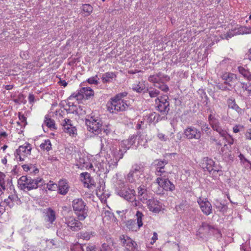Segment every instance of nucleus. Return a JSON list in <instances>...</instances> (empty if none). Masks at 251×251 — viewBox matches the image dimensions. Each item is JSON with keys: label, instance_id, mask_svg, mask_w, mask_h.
I'll return each instance as SVG.
<instances>
[{"label": "nucleus", "instance_id": "f257e3e1", "mask_svg": "<svg viewBox=\"0 0 251 251\" xmlns=\"http://www.w3.org/2000/svg\"><path fill=\"white\" fill-rule=\"evenodd\" d=\"M72 207L79 220H84L88 216V207L81 198H76L72 201Z\"/></svg>", "mask_w": 251, "mask_h": 251}, {"label": "nucleus", "instance_id": "f03ea898", "mask_svg": "<svg viewBox=\"0 0 251 251\" xmlns=\"http://www.w3.org/2000/svg\"><path fill=\"white\" fill-rule=\"evenodd\" d=\"M143 177H144L143 165L141 164H135L132 166L131 170L125 178L126 182L133 183Z\"/></svg>", "mask_w": 251, "mask_h": 251}, {"label": "nucleus", "instance_id": "7ed1b4c3", "mask_svg": "<svg viewBox=\"0 0 251 251\" xmlns=\"http://www.w3.org/2000/svg\"><path fill=\"white\" fill-rule=\"evenodd\" d=\"M116 193L127 201L134 202L135 200V191L122 182L116 188Z\"/></svg>", "mask_w": 251, "mask_h": 251}, {"label": "nucleus", "instance_id": "20e7f679", "mask_svg": "<svg viewBox=\"0 0 251 251\" xmlns=\"http://www.w3.org/2000/svg\"><path fill=\"white\" fill-rule=\"evenodd\" d=\"M110 103H108V110L111 113H114V111L116 112L123 111L126 110L128 107V104L127 101H124L123 100H115L112 98Z\"/></svg>", "mask_w": 251, "mask_h": 251}, {"label": "nucleus", "instance_id": "39448f33", "mask_svg": "<svg viewBox=\"0 0 251 251\" xmlns=\"http://www.w3.org/2000/svg\"><path fill=\"white\" fill-rule=\"evenodd\" d=\"M169 99L168 96L163 95L155 100L157 109L161 113L166 115L170 111Z\"/></svg>", "mask_w": 251, "mask_h": 251}, {"label": "nucleus", "instance_id": "423d86ee", "mask_svg": "<svg viewBox=\"0 0 251 251\" xmlns=\"http://www.w3.org/2000/svg\"><path fill=\"white\" fill-rule=\"evenodd\" d=\"M85 124L89 131L93 133L95 132L96 134H98L100 131H101L102 123L98 118L88 116V118H86Z\"/></svg>", "mask_w": 251, "mask_h": 251}, {"label": "nucleus", "instance_id": "0eeeda50", "mask_svg": "<svg viewBox=\"0 0 251 251\" xmlns=\"http://www.w3.org/2000/svg\"><path fill=\"white\" fill-rule=\"evenodd\" d=\"M94 95L93 90L90 87H83L77 92L73 93L69 97V100L73 98L76 99L77 100H81L86 97L87 99H90Z\"/></svg>", "mask_w": 251, "mask_h": 251}, {"label": "nucleus", "instance_id": "6e6552de", "mask_svg": "<svg viewBox=\"0 0 251 251\" xmlns=\"http://www.w3.org/2000/svg\"><path fill=\"white\" fill-rule=\"evenodd\" d=\"M183 134L188 140H200L201 137V131L193 126H188L184 129Z\"/></svg>", "mask_w": 251, "mask_h": 251}, {"label": "nucleus", "instance_id": "1a4fd4ad", "mask_svg": "<svg viewBox=\"0 0 251 251\" xmlns=\"http://www.w3.org/2000/svg\"><path fill=\"white\" fill-rule=\"evenodd\" d=\"M120 240L121 241L123 246L128 251H136L137 244L129 237L125 235H122L120 236Z\"/></svg>", "mask_w": 251, "mask_h": 251}, {"label": "nucleus", "instance_id": "9d476101", "mask_svg": "<svg viewBox=\"0 0 251 251\" xmlns=\"http://www.w3.org/2000/svg\"><path fill=\"white\" fill-rule=\"evenodd\" d=\"M145 203L147 204L150 211L154 213H158L162 209L161 203L155 199L148 200Z\"/></svg>", "mask_w": 251, "mask_h": 251}, {"label": "nucleus", "instance_id": "9b49d317", "mask_svg": "<svg viewBox=\"0 0 251 251\" xmlns=\"http://www.w3.org/2000/svg\"><path fill=\"white\" fill-rule=\"evenodd\" d=\"M78 219L74 217H70L65 223L72 231H77L83 227V224Z\"/></svg>", "mask_w": 251, "mask_h": 251}, {"label": "nucleus", "instance_id": "f8f14e48", "mask_svg": "<svg viewBox=\"0 0 251 251\" xmlns=\"http://www.w3.org/2000/svg\"><path fill=\"white\" fill-rule=\"evenodd\" d=\"M61 124L65 132L69 134L72 136L76 135V128L71 124V121L70 119H65Z\"/></svg>", "mask_w": 251, "mask_h": 251}, {"label": "nucleus", "instance_id": "ddd939ff", "mask_svg": "<svg viewBox=\"0 0 251 251\" xmlns=\"http://www.w3.org/2000/svg\"><path fill=\"white\" fill-rule=\"evenodd\" d=\"M201 166L205 171H207L209 173L212 171H218L215 168L216 167L215 166L214 161L212 159L207 157L203 158L201 163Z\"/></svg>", "mask_w": 251, "mask_h": 251}, {"label": "nucleus", "instance_id": "4468645a", "mask_svg": "<svg viewBox=\"0 0 251 251\" xmlns=\"http://www.w3.org/2000/svg\"><path fill=\"white\" fill-rule=\"evenodd\" d=\"M156 183L166 191H172L175 189V185L168 179H163L158 177L156 179Z\"/></svg>", "mask_w": 251, "mask_h": 251}, {"label": "nucleus", "instance_id": "2eb2a0df", "mask_svg": "<svg viewBox=\"0 0 251 251\" xmlns=\"http://www.w3.org/2000/svg\"><path fill=\"white\" fill-rule=\"evenodd\" d=\"M31 147L30 145L27 143L26 145L20 146L15 152V156L18 159V155H22L23 156H27L31 153Z\"/></svg>", "mask_w": 251, "mask_h": 251}, {"label": "nucleus", "instance_id": "dca6fc26", "mask_svg": "<svg viewBox=\"0 0 251 251\" xmlns=\"http://www.w3.org/2000/svg\"><path fill=\"white\" fill-rule=\"evenodd\" d=\"M198 202L200 206L202 212L206 215H209L212 213L211 204L206 200L205 201L199 199Z\"/></svg>", "mask_w": 251, "mask_h": 251}, {"label": "nucleus", "instance_id": "f3484780", "mask_svg": "<svg viewBox=\"0 0 251 251\" xmlns=\"http://www.w3.org/2000/svg\"><path fill=\"white\" fill-rule=\"evenodd\" d=\"M28 183V190L30 191L33 189H36L43 186L44 184V180L41 177H37L36 178L33 179L29 176Z\"/></svg>", "mask_w": 251, "mask_h": 251}, {"label": "nucleus", "instance_id": "a211bd4d", "mask_svg": "<svg viewBox=\"0 0 251 251\" xmlns=\"http://www.w3.org/2000/svg\"><path fill=\"white\" fill-rule=\"evenodd\" d=\"M28 180L29 176H22L18 180V185L20 189L25 192L28 191Z\"/></svg>", "mask_w": 251, "mask_h": 251}, {"label": "nucleus", "instance_id": "6ab92c4d", "mask_svg": "<svg viewBox=\"0 0 251 251\" xmlns=\"http://www.w3.org/2000/svg\"><path fill=\"white\" fill-rule=\"evenodd\" d=\"M138 194L140 200L143 203H145L148 200V190L145 186L141 185L138 188Z\"/></svg>", "mask_w": 251, "mask_h": 251}, {"label": "nucleus", "instance_id": "aec40b11", "mask_svg": "<svg viewBox=\"0 0 251 251\" xmlns=\"http://www.w3.org/2000/svg\"><path fill=\"white\" fill-rule=\"evenodd\" d=\"M58 193L60 194L65 195L69 191V186L66 180H61L58 182Z\"/></svg>", "mask_w": 251, "mask_h": 251}, {"label": "nucleus", "instance_id": "412c9836", "mask_svg": "<svg viewBox=\"0 0 251 251\" xmlns=\"http://www.w3.org/2000/svg\"><path fill=\"white\" fill-rule=\"evenodd\" d=\"M136 137V135H133L129 137L128 139L124 140L122 142L121 146L125 148V152L135 143Z\"/></svg>", "mask_w": 251, "mask_h": 251}, {"label": "nucleus", "instance_id": "4be33fe9", "mask_svg": "<svg viewBox=\"0 0 251 251\" xmlns=\"http://www.w3.org/2000/svg\"><path fill=\"white\" fill-rule=\"evenodd\" d=\"M80 176L82 178H83L82 180L83 181L84 183L87 184L88 188H91L92 186H94V181L90 174L87 172L82 173L80 174Z\"/></svg>", "mask_w": 251, "mask_h": 251}, {"label": "nucleus", "instance_id": "5701e85b", "mask_svg": "<svg viewBox=\"0 0 251 251\" xmlns=\"http://www.w3.org/2000/svg\"><path fill=\"white\" fill-rule=\"evenodd\" d=\"M101 142V150L102 151H106L108 150H112L113 146H112L111 140L103 138L100 139Z\"/></svg>", "mask_w": 251, "mask_h": 251}, {"label": "nucleus", "instance_id": "b1692460", "mask_svg": "<svg viewBox=\"0 0 251 251\" xmlns=\"http://www.w3.org/2000/svg\"><path fill=\"white\" fill-rule=\"evenodd\" d=\"M132 90L139 93H143L145 94L147 92L148 88L146 87L143 83L139 82L137 84H134L132 86Z\"/></svg>", "mask_w": 251, "mask_h": 251}, {"label": "nucleus", "instance_id": "393cba45", "mask_svg": "<svg viewBox=\"0 0 251 251\" xmlns=\"http://www.w3.org/2000/svg\"><path fill=\"white\" fill-rule=\"evenodd\" d=\"M223 80H225V82L234 83L236 79V75L229 73H226L224 74L222 76Z\"/></svg>", "mask_w": 251, "mask_h": 251}, {"label": "nucleus", "instance_id": "a878e982", "mask_svg": "<svg viewBox=\"0 0 251 251\" xmlns=\"http://www.w3.org/2000/svg\"><path fill=\"white\" fill-rule=\"evenodd\" d=\"M211 126L213 129L218 132L222 137L224 138L226 137L227 132L221 128V127L220 126L219 122H217L216 124L212 123Z\"/></svg>", "mask_w": 251, "mask_h": 251}, {"label": "nucleus", "instance_id": "bb28decb", "mask_svg": "<svg viewBox=\"0 0 251 251\" xmlns=\"http://www.w3.org/2000/svg\"><path fill=\"white\" fill-rule=\"evenodd\" d=\"M46 217L47 218V221L50 224H52L56 219L55 211L51 208H48Z\"/></svg>", "mask_w": 251, "mask_h": 251}, {"label": "nucleus", "instance_id": "cd10ccee", "mask_svg": "<svg viewBox=\"0 0 251 251\" xmlns=\"http://www.w3.org/2000/svg\"><path fill=\"white\" fill-rule=\"evenodd\" d=\"M161 120L160 116L155 112L150 113L148 117V121L149 123H156Z\"/></svg>", "mask_w": 251, "mask_h": 251}, {"label": "nucleus", "instance_id": "c85d7f7f", "mask_svg": "<svg viewBox=\"0 0 251 251\" xmlns=\"http://www.w3.org/2000/svg\"><path fill=\"white\" fill-rule=\"evenodd\" d=\"M116 77V75L114 73L107 72L103 74L101 79L103 83H107L111 81Z\"/></svg>", "mask_w": 251, "mask_h": 251}, {"label": "nucleus", "instance_id": "c756f323", "mask_svg": "<svg viewBox=\"0 0 251 251\" xmlns=\"http://www.w3.org/2000/svg\"><path fill=\"white\" fill-rule=\"evenodd\" d=\"M44 124L48 126V128L50 129H55L56 127L55 126V122L53 120L49 117V116L46 115L45 118Z\"/></svg>", "mask_w": 251, "mask_h": 251}, {"label": "nucleus", "instance_id": "7c9ffc66", "mask_svg": "<svg viewBox=\"0 0 251 251\" xmlns=\"http://www.w3.org/2000/svg\"><path fill=\"white\" fill-rule=\"evenodd\" d=\"M95 232L93 231H82L78 233L80 238L85 240H89L92 236H94Z\"/></svg>", "mask_w": 251, "mask_h": 251}, {"label": "nucleus", "instance_id": "2f4dec72", "mask_svg": "<svg viewBox=\"0 0 251 251\" xmlns=\"http://www.w3.org/2000/svg\"><path fill=\"white\" fill-rule=\"evenodd\" d=\"M112 151L116 160L117 161H119L120 159H122L123 157L124 153H125V149H124V151H122L121 149H119V150H117V149L114 150V148H113Z\"/></svg>", "mask_w": 251, "mask_h": 251}, {"label": "nucleus", "instance_id": "473e14b6", "mask_svg": "<svg viewBox=\"0 0 251 251\" xmlns=\"http://www.w3.org/2000/svg\"><path fill=\"white\" fill-rule=\"evenodd\" d=\"M236 33L239 34L251 33V27L241 26L240 27L238 28L237 31L236 32Z\"/></svg>", "mask_w": 251, "mask_h": 251}, {"label": "nucleus", "instance_id": "72a5a7b5", "mask_svg": "<svg viewBox=\"0 0 251 251\" xmlns=\"http://www.w3.org/2000/svg\"><path fill=\"white\" fill-rule=\"evenodd\" d=\"M238 70L241 74H242L245 77L249 80L251 79V75L248 71L246 70L243 67L240 66L238 67Z\"/></svg>", "mask_w": 251, "mask_h": 251}, {"label": "nucleus", "instance_id": "f704fd0d", "mask_svg": "<svg viewBox=\"0 0 251 251\" xmlns=\"http://www.w3.org/2000/svg\"><path fill=\"white\" fill-rule=\"evenodd\" d=\"M40 147L43 150L49 151L51 149V144L50 140L49 139L45 140L44 142L40 145Z\"/></svg>", "mask_w": 251, "mask_h": 251}, {"label": "nucleus", "instance_id": "c9c22d12", "mask_svg": "<svg viewBox=\"0 0 251 251\" xmlns=\"http://www.w3.org/2000/svg\"><path fill=\"white\" fill-rule=\"evenodd\" d=\"M147 92L149 93L151 98H156L160 94L159 91L154 88H148Z\"/></svg>", "mask_w": 251, "mask_h": 251}, {"label": "nucleus", "instance_id": "e433bc0d", "mask_svg": "<svg viewBox=\"0 0 251 251\" xmlns=\"http://www.w3.org/2000/svg\"><path fill=\"white\" fill-rule=\"evenodd\" d=\"M136 216L137 217L138 226V227L140 228L143 226L142 219L144 217V215L141 212L137 211L136 213Z\"/></svg>", "mask_w": 251, "mask_h": 251}, {"label": "nucleus", "instance_id": "4c0bfd02", "mask_svg": "<svg viewBox=\"0 0 251 251\" xmlns=\"http://www.w3.org/2000/svg\"><path fill=\"white\" fill-rule=\"evenodd\" d=\"M216 208L220 212L225 213L227 211V207L226 205L221 202H217L215 205Z\"/></svg>", "mask_w": 251, "mask_h": 251}, {"label": "nucleus", "instance_id": "58836bf2", "mask_svg": "<svg viewBox=\"0 0 251 251\" xmlns=\"http://www.w3.org/2000/svg\"><path fill=\"white\" fill-rule=\"evenodd\" d=\"M154 163L156 166V168H164L165 166L167 164V161L165 159L163 160H156L154 161Z\"/></svg>", "mask_w": 251, "mask_h": 251}, {"label": "nucleus", "instance_id": "ea45409f", "mask_svg": "<svg viewBox=\"0 0 251 251\" xmlns=\"http://www.w3.org/2000/svg\"><path fill=\"white\" fill-rule=\"evenodd\" d=\"M154 85L162 91L167 92L169 90L168 86L164 83H160L159 82L158 83H157V84H154Z\"/></svg>", "mask_w": 251, "mask_h": 251}, {"label": "nucleus", "instance_id": "a19ab883", "mask_svg": "<svg viewBox=\"0 0 251 251\" xmlns=\"http://www.w3.org/2000/svg\"><path fill=\"white\" fill-rule=\"evenodd\" d=\"M113 218L114 215L112 213L109 211H105L103 217V220L104 221H108Z\"/></svg>", "mask_w": 251, "mask_h": 251}, {"label": "nucleus", "instance_id": "79ce46f5", "mask_svg": "<svg viewBox=\"0 0 251 251\" xmlns=\"http://www.w3.org/2000/svg\"><path fill=\"white\" fill-rule=\"evenodd\" d=\"M82 9L84 12H86L88 15H90L93 11V7L89 4H83Z\"/></svg>", "mask_w": 251, "mask_h": 251}, {"label": "nucleus", "instance_id": "37998d69", "mask_svg": "<svg viewBox=\"0 0 251 251\" xmlns=\"http://www.w3.org/2000/svg\"><path fill=\"white\" fill-rule=\"evenodd\" d=\"M228 107L238 111L240 109L238 105L236 103L234 100H229L228 102Z\"/></svg>", "mask_w": 251, "mask_h": 251}, {"label": "nucleus", "instance_id": "c03bdc74", "mask_svg": "<svg viewBox=\"0 0 251 251\" xmlns=\"http://www.w3.org/2000/svg\"><path fill=\"white\" fill-rule=\"evenodd\" d=\"M86 107L85 106L79 105L75 110V113L79 115H85L86 113Z\"/></svg>", "mask_w": 251, "mask_h": 251}, {"label": "nucleus", "instance_id": "a18cd8bd", "mask_svg": "<svg viewBox=\"0 0 251 251\" xmlns=\"http://www.w3.org/2000/svg\"><path fill=\"white\" fill-rule=\"evenodd\" d=\"M5 175L2 173L0 172V187L2 190L5 189L4 182V177Z\"/></svg>", "mask_w": 251, "mask_h": 251}, {"label": "nucleus", "instance_id": "49530a36", "mask_svg": "<svg viewBox=\"0 0 251 251\" xmlns=\"http://www.w3.org/2000/svg\"><path fill=\"white\" fill-rule=\"evenodd\" d=\"M244 91L247 92V96H251V86L248 85L247 84L243 83L242 87Z\"/></svg>", "mask_w": 251, "mask_h": 251}, {"label": "nucleus", "instance_id": "de8ad7c7", "mask_svg": "<svg viewBox=\"0 0 251 251\" xmlns=\"http://www.w3.org/2000/svg\"><path fill=\"white\" fill-rule=\"evenodd\" d=\"M98 75H96L95 76L90 77L88 79L87 81L90 84H97L98 83V81L97 80Z\"/></svg>", "mask_w": 251, "mask_h": 251}, {"label": "nucleus", "instance_id": "09e8293b", "mask_svg": "<svg viewBox=\"0 0 251 251\" xmlns=\"http://www.w3.org/2000/svg\"><path fill=\"white\" fill-rule=\"evenodd\" d=\"M100 251H112V249L108 245L104 243L102 245Z\"/></svg>", "mask_w": 251, "mask_h": 251}, {"label": "nucleus", "instance_id": "8fccbe9b", "mask_svg": "<svg viewBox=\"0 0 251 251\" xmlns=\"http://www.w3.org/2000/svg\"><path fill=\"white\" fill-rule=\"evenodd\" d=\"M148 80L150 82L154 83V84H157V83L159 82L158 79L157 78L156 76H155V75H150L149 77Z\"/></svg>", "mask_w": 251, "mask_h": 251}, {"label": "nucleus", "instance_id": "3c124183", "mask_svg": "<svg viewBox=\"0 0 251 251\" xmlns=\"http://www.w3.org/2000/svg\"><path fill=\"white\" fill-rule=\"evenodd\" d=\"M127 95V93L126 92H122V93H120L117 95H116L114 98L113 99H115V100H121V99L122 98H124Z\"/></svg>", "mask_w": 251, "mask_h": 251}, {"label": "nucleus", "instance_id": "603ef678", "mask_svg": "<svg viewBox=\"0 0 251 251\" xmlns=\"http://www.w3.org/2000/svg\"><path fill=\"white\" fill-rule=\"evenodd\" d=\"M19 119L21 123H24V126L25 127L27 124L26 122V118L24 115H21L20 113L19 114Z\"/></svg>", "mask_w": 251, "mask_h": 251}, {"label": "nucleus", "instance_id": "864d4df0", "mask_svg": "<svg viewBox=\"0 0 251 251\" xmlns=\"http://www.w3.org/2000/svg\"><path fill=\"white\" fill-rule=\"evenodd\" d=\"M225 85L227 86L228 91L232 90L235 86L234 83L224 82Z\"/></svg>", "mask_w": 251, "mask_h": 251}, {"label": "nucleus", "instance_id": "5fc2aeb1", "mask_svg": "<svg viewBox=\"0 0 251 251\" xmlns=\"http://www.w3.org/2000/svg\"><path fill=\"white\" fill-rule=\"evenodd\" d=\"M217 88L223 91H228L227 86L225 85V83L224 84H218L216 86Z\"/></svg>", "mask_w": 251, "mask_h": 251}, {"label": "nucleus", "instance_id": "6e6d98bb", "mask_svg": "<svg viewBox=\"0 0 251 251\" xmlns=\"http://www.w3.org/2000/svg\"><path fill=\"white\" fill-rule=\"evenodd\" d=\"M86 251H99L95 245H89L86 247Z\"/></svg>", "mask_w": 251, "mask_h": 251}, {"label": "nucleus", "instance_id": "4d7b16f0", "mask_svg": "<svg viewBox=\"0 0 251 251\" xmlns=\"http://www.w3.org/2000/svg\"><path fill=\"white\" fill-rule=\"evenodd\" d=\"M22 167H23V169L24 170V171H25L26 172H27V171L30 170L31 169H32V168H35L34 166L32 164H30L29 165H27V164H25L22 166Z\"/></svg>", "mask_w": 251, "mask_h": 251}, {"label": "nucleus", "instance_id": "13d9d810", "mask_svg": "<svg viewBox=\"0 0 251 251\" xmlns=\"http://www.w3.org/2000/svg\"><path fill=\"white\" fill-rule=\"evenodd\" d=\"M233 36V34L230 32H227L226 34L222 35V39H226L228 40L229 38H231Z\"/></svg>", "mask_w": 251, "mask_h": 251}, {"label": "nucleus", "instance_id": "bf43d9fd", "mask_svg": "<svg viewBox=\"0 0 251 251\" xmlns=\"http://www.w3.org/2000/svg\"><path fill=\"white\" fill-rule=\"evenodd\" d=\"M208 120L211 126H212V123L216 124V123L218 122V121L211 114L209 115Z\"/></svg>", "mask_w": 251, "mask_h": 251}, {"label": "nucleus", "instance_id": "052dcab7", "mask_svg": "<svg viewBox=\"0 0 251 251\" xmlns=\"http://www.w3.org/2000/svg\"><path fill=\"white\" fill-rule=\"evenodd\" d=\"M58 187L57 185L54 183L48 184L49 190L53 191Z\"/></svg>", "mask_w": 251, "mask_h": 251}, {"label": "nucleus", "instance_id": "680f3d73", "mask_svg": "<svg viewBox=\"0 0 251 251\" xmlns=\"http://www.w3.org/2000/svg\"><path fill=\"white\" fill-rule=\"evenodd\" d=\"M243 128V126H241L240 125H236L235 126L233 127V132L234 133H238L239 132L241 129Z\"/></svg>", "mask_w": 251, "mask_h": 251}, {"label": "nucleus", "instance_id": "e2e57ef3", "mask_svg": "<svg viewBox=\"0 0 251 251\" xmlns=\"http://www.w3.org/2000/svg\"><path fill=\"white\" fill-rule=\"evenodd\" d=\"M157 137L160 140L164 141L167 140V137L164 134L162 133H158L157 134Z\"/></svg>", "mask_w": 251, "mask_h": 251}, {"label": "nucleus", "instance_id": "0e129e2a", "mask_svg": "<svg viewBox=\"0 0 251 251\" xmlns=\"http://www.w3.org/2000/svg\"><path fill=\"white\" fill-rule=\"evenodd\" d=\"M164 172V168H156L155 174L157 176H161V174Z\"/></svg>", "mask_w": 251, "mask_h": 251}, {"label": "nucleus", "instance_id": "69168bd1", "mask_svg": "<svg viewBox=\"0 0 251 251\" xmlns=\"http://www.w3.org/2000/svg\"><path fill=\"white\" fill-rule=\"evenodd\" d=\"M9 200L12 202L13 201H16L18 199V197L15 195H9L8 196Z\"/></svg>", "mask_w": 251, "mask_h": 251}, {"label": "nucleus", "instance_id": "338daca9", "mask_svg": "<svg viewBox=\"0 0 251 251\" xmlns=\"http://www.w3.org/2000/svg\"><path fill=\"white\" fill-rule=\"evenodd\" d=\"M28 101L30 103H32L34 101V96L32 94H30L28 96Z\"/></svg>", "mask_w": 251, "mask_h": 251}, {"label": "nucleus", "instance_id": "774afa93", "mask_svg": "<svg viewBox=\"0 0 251 251\" xmlns=\"http://www.w3.org/2000/svg\"><path fill=\"white\" fill-rule=\"evenodd\" d=\"M245 135L247 139L251 140V129L248 131Z\"/></svg>", "mask_w": 251, "mask_h": 251}]
</instances>
